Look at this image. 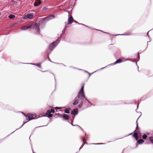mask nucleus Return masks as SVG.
Listing matches in <instances>:
<instances>
[{"instance_id":"1","label":"nucleus","mask_w":153,"mask_h":153,"mask_svg":"<svg viewBox=\"0 0 153 153\" xmlns=\"http://www.w3.org/2000/svg\"><path fill=\"white\" fill-rule=\"evenodd\" d=\"M84 84H83L82 85L81 90L78 94V98L80 100H82L85 98L86 101L89 103V102L85 98V96L84 93Z\"/></svg>"},{"instance_id":"2","label":"nucleus","mask_w":153,"mask_h":153,"mask_svg":"<svg viewBox=\"0 0 153 153\" xmlns=\"http://www.w3.org/2000/svg\"><path fill=\"white\" fill-rule=\"evenodd\" d=\"M36 117L37 116L35 114H29L26 116V119L27 121L35 119Z\"/></svg>"},{"instance_id":"3","label":"nucleus","mask_w":153,"mask_h":153,"mask_svg":"<svg viewBox=\"0 0 153 153\" xmlns=\"http://www.w3.org/2000/svg\"><path fill=\"white\" fill-rule=\"evenodd\" d=\"M59 42L56 41L52 43L49 46V49L51 51H52L56 45L59 43Z\"/></svg>"},{"instance_id":"4","label":"nucleus","mask_w":153,"mask_h":153,"mask_svg":"<svg viewBox=\"0 0 153 153\" xmlns=\"http://www.w3.org/2000/svg\"><path fill=\"white\" fill-rule=\"evenodd\" d=\"M33 24H35V26L33 27H34V29L35 30L36 33L37 34H38L39 33V25H37L36 23H35Z\"/></svg>"},{"instance_id":"5","label":"nucleus","mask_w":153,"mask_h":153,"mask_svg":"<svg viewBox=\"0 0 153 153\" xmlns=\"http://www.w3.org/2000/svg\"><path fill=\"white\" fill-rule=\"evenodd\" d=\"M35 24H32L28 26H24L23 27H22L21 28V29L22 30H27V29L32 28L33 27L35 26Z\"/></svg>"},{"instance_id":"6","label":"nucleus","mask_w":153,"mask_h":153,"mask_svg":"<svg viewBox=\"0 0 153 153\" xmlns=\"http://www.w3.org/2000/svg\"><path fill=\"white\" fill-rule=\"evenodd\" d=\"M33 18V15L31 14H29L27 15H26L24 17V19H32Z\"/></svg>"},{"instance_id":"7","label":"nucleus","mask_w":153,"mask_h":153,"mask_svg":"<svg viewBox=\"0 0 153 153\" xmlns=\"http://www.w3.org/2000/svg\"><path fill=\"white\" fill-rule=\"evenodd\" d=\"M51 111L50 110H48L47 111L46 113V115L48 117H50L53 116L52 114H51Z\"/></svg>"},{"instance_id":"8","label":"nucleus","mask_w":153,"mask_h":153,"mask_svg":"<svg viewBox=\"0 0 153 153\" xmlns=\"http://www.w3.org/2000/svg\"><path fill=\"white\" fill-rule=\"evenodd\" d=\"M54 18V16L52 14L48 16L45 17V19L47 20H49L53 19Z\"/></svg>"},{"instance_id":"9","label":"nucleus","mask_w":153,"mask_h":153,"mask_svg":"<svg viewBox=\"0 0 153 153\" xmlns=\"http://www.w3.org/2000/svg\"><path fill=\"white\" fill-rule=\"evenodd\" d=\"M41 2L40 0H36L34 3V5L35 6H36L39 5L41 4Z\"/></svg>"},{"instance_id":"10","label":"nucleus","mask_w":153,"mask_h":153,"mask_svg":"<svg viewBox=\"0 0 153 153\" xmlns=\"http://www.w3.org/2000/svg\"><path fill=\"white\" fill-rule=\"evenodd\" d=\"M78 113L77 109H74L71 112V114L73 115H76Z\"/></svg>"},{"instance_id":"11","label":"nucleus","mask_w":153,"mask_h":153,"mask_svg":"<svg viewBox=\"0 0 153 153\" xmlns=\"http://www.w3.org/2000/svg\"><path fill=\"white\" fill-rule=\"evenodd\" d=\"M73 19L71 16H70L68 18V24H70L71 23L73 20Z\"/></svg>"},{"instance_id":"12","label":"nucleus","mask_w":153,"mask_h":153,"mask_svg":"<svg viewBox=\"0 0 153 153\" xmlns=\"http://www.w3.org/2000/svg\"><path fill=\"white\" fill-rule=\"evenodd\" d=\"M63 117L65 120H68L69 118L68 115L66 114H64L63 115Z\"/></svg>"},{"instance_id":"13","label":"nucleus","mask_w":153,"mask_h":153,"mask_svg":"<svg viewBox=\"0 0 153 153\" xmlns=\"http://www.w3.org/2000/svg\"><path fill=\"white\" fill-rule=\"evenodd\" d=\"M122 61L121 59H118L114 63V64H115L118 63H120L122 62Z\"/></svg>"},{"instance_id":"14","label":"nucleus","mask_w":153,"mask_h":153,"mask_svg":"<svg viewBox=\"0 0 153 153\" xmlns=\"http://www.w3.org/2000/svg\"><path fill=\"white\" fill-rule=\"evenodd\" d=\"M70 109H71L70 108L65 109V112L67 114L69 113V111L70 110Z\"/></svg>"},{"instance_id":"15","label":"nucleus","mask_w":153,"mask_h":153,"mask_svg":"<svg viewBox=\"0 0 153 153\" xmlns=\"http://www.w3.org/2000/svg\"><path fill=\"white\" fill-rule=\"evenodd\" d=\"M134 137L135 138L136 140H137L138 139V137L137 134V133H134Z\"/></svg>"},{"instance_id":"16","label":"nucleus","mask_w":153,"mask_h":153,"mask_svg":"<svg viewBox=\"0 0 153 153\" xmlns=\"http://www.w3.org/2000/svg\"><path fill=\"white\" fill-rule=\"evenodd\" d=\"M15 16L14 15H10L8 16V18L10 19H13L15 17Z\"/></svg>"},{"instance_id":"17","label":"nucleus","mask_w":153,"mask_h":153,"mask_svg":"<svg viewBox=\"0 0 153 153\" xmlns=\"http://www.w3.org/2000/svg\"><path fill=\"white\" fill-rule=\"evenodd\" d=\"M79 103V101L78 100H75L74 102L73 103L74 105H75L78 104Z\"/></svg>"},{"instance_id":"18","label":"nucleus","mask_w":153,"mask_h":153,"mask_svg":"<svg viewBox=\"0 0 153 153\" xmlns=\"http://www.w3.org/2000/svg\"><path fill=\"white\" fill-rule=\"evenodd\" d=\"M144 141L142 139H141L138 141V143L139 144H141L144 142Z\"/></svg>"},{"instance_id":"19","label":"nucleus","mask_w":153,"mask_h":153,"mask_svg":"<svg viewBox=\"0 0 153 153\" xmlns=\"http://www.w3.org/2000/svg\"><path fill=\"white\" fill-rule=\"evenodd\" d=\"M30 64H32V65H37V66H38V67H41V65L40 64H33V63H30Z\"/></svg>"},{"instance_id":"20","label":"nucleus","mask_w":153,"mask_h":153,"mask_svg":"<svg viewBox=\"0 0 153 153\" xmlns=\"http://www.w3.org/2000/svg\"><path fill=\"white\" fill-rule=\"evenodd\" d=\"M149 140L152 143H153V137H149Z\"/></svg>"},{"instance_id":"21","label":"nucleus","mask_w":153,"mask_h":153,"mask_svg":"<svg viewBox=\"0 0 153 153\" xmlns=\"http://www.w3.org/2000/svg\"><path fill=\"white\" fill-rule=\"evenodd\" d=\"M48 9V8L46 7H44L42 8V10L43 11H46Z\"/></svg>"},{"instance_id":"22","label":"nucleus","mask_w":153,"mask_h":153,"mask_svg":"<svg viewBox=\"0 0 153 153\" xmlns=\"http://www.w3.org/2000/svg\"><path fill=\"white\" fill-rule=\"evenodd\" d=\"M147 137V136L146 134H144L142 138L143 139H145Z\"/></svg>"},{"instance_id":"23","label":"nucleus","mask_w":153,"mask_h":153,"mask_svg":"<svg viewBox=\"0 0 153 153\" xmlns=\"http://www.w3.org/2000/svg\"><path fill=\"white\" fill-rule=\"evenodd\" d=\"M72 125L73 126H78L82 130V128L79 126L78 125H73L72 124Z\"/></svg>"},{"instance_id":"24","label":"nucleus","mask_w":153,"mask_h":153,"mask_svg":"<svg viewBox=\"0 0 153 153\" xmlns=\"http://www.w3.org/2000/svg\"><path fill=\"white\" fill-rule=\"evenodd\" d=\"M51 111V113H54L55 112V111L54 109H51V110H50Z\"/></svg>"},{"instance_id":"25","label":"nucleus","mask_w":153,"mask_h":153,"mask_svg":"<svg viewBox=\"0 0 153 153\" xmlns=\"http://www.w3.org/2000/svg\"><path fill=\"white\" fill-rule=\"evenodd\" d=\"M82 102L80 104H79V107L80 108H81L82 106Z\"/></svg>"},{"instance_id":"26","label":"nucleus","mask_w":153,"mask_h":153,"mask_svg":"<svg viewBox=\"0 0 153 153\" xmlns=\"http://www.w3.org/2000/svg\"><path fill=\"white\" fill-rule=\"evenodd\" d=\"M131 34L130 33H126V34H122L121 35H130Z\"/></svg>"},{"instance_id":"27","label":"nucleus","mask_w":153,"mask_h":153,"mask_svg":"<svg viewBox=\"0 0 153 153\" xmlns=\"http://www.w3.org/2000/svg\"><path fill=\"white\" fill-rule=\"evenodd\" d=\"M93 144H103V143H93Z\"/></svg>"},{"instance_id":"28","label":"nucleus","mask_w":153,"mask_h":153,"mask_svg":"<svg viewBox=\"0 0 153 153\" xmlns=\"http://www.w3.org/2000/svg\"><path fill=\"white\" fill-rule=\"evenodd\" d=\"M138 127V123H137V127H136V129H137Z\"/></svg>"},{"instance_id":"29","label":"nucleus","mask_w":153,"mask_h":153,"mask_svg":"<svg viewBox=\"0 0 153 153\" xmlns=\"http://www.w3.org/2000/svg\"><path fill=\"white\" fill-rule=\"evenodd\" d=\"M83 145L82 147H81L79 149V150H80V149L83 147Z\"/></svg>"},{"instance_id":"30","label":"nucleus","mask_w":153,"mask_h":153,"mask_svg":"<svg viewBox=\"0 0 153 153\" xmlns=\"http://www.w3.org/2000/svg\"><path fill=\"white\" fill-rule=\"evenodd\" d=\"M82 140L83 142H84L85 141L84 139H83L82 138Z\"/></svg>"},{"instance_id":"31","label":"nucleus","mask_w":153,"mask_h":153,"mask_svg":"<svg viewBox=\"0 0 153 153\" xmlns=\"http://www.w3.org/2000/svg\"><path fill=\"white\" fill-rule=\"evenodd\" d=\"M66 27V25L65 26V27L64 29V31L65 30V28Z\"/></svg>"},{"instance_id":"32","label":"nucleus","mask_w":153,"mask_h":153,"mask_svg":"<svg viewBox=\"0 0 153 153\" xmlns=\"http://www.w3.org/2000/svg\"><path fill=\"white\" fill-rule=\"evenodd\" d=\"M56 108H57V109L59 108H58V107H56Z\"/></svg>"},{"instance_id":"33","label":"nucleus","mask_w":153,"mask_h":153,"mask_svg":"<svg viewBox=\"0 0 153 153\" xmlns=\"http://www.w3.org/2000/svg\"><path fill=\"white\" fill-rule=\"evenodd\" d=\"M24 124H23L20 127H22L23 126Z\"/></svg>"},{"instance_id":"34","label":"nucleus","mask_w":153,"mask_h":153,"mask_svg":"<svg viewBox=\"0 0 153 153\" xmlns=\"http://www.w3.org/2000/svg\"><path fill=\"white\" fill-rule=\"evenodd\" d=\"M105 68V67H104V68H101V69H103L104 68Z\"/></svg>"},{"instance_id":"35","label":"nucleus","mask_w":153,"mask_h":153,"mask_svg":"<svg viewBox=\"0 0 153 153\" xmlns=\"http://www.w3.org/2000/svg\"><path fill=\"white\" fill-rule=\"evenodd\" d=\"M138 105H137V108H138Z\"/></svg>"},{"instance_id":"36","label":"nucleus","mask_w":153,"mask_h":153,"mask_svg":"<svg viewBox=\"0 0 153 153\" xmlns=\"http://www.w3.org/2000/svg\"><path fill=\"white\" fill-rule=\"evenodd\" d=\"M148 33H149V32H148L147 33V35H148Z\"/></svg>"},{"instance_id":"37","label":"nucleus","mask_w":153,"mask_h":153,"mask_svg":"<svg viewBox=\"0 0 153 153\" xmlns=\"http://www.w3.org/2000/svg\"><path fill=\"white\" fill-rule=\"evenodd\" d=\"M49 59V60L50 61H51H51L50 60V59Z\"/></svg>"},{"instance_id":"38","label":"nucleus","mask_w":153,"mask_h":153,"mask_svg":"<svg viewBox=\"0 0 153 153\" xmlns=\"http://www.w3.org/2000/svg\"><path fill=\"white\" fill-rule=\"evenodd\" d=\"M116 35V36H117V35Z\"/></svg>"},{"instance_id":"39","label":"nucleus","mask_w":153,"mask_h":153,"mask_svg":"<svg viewBox=\"0 0 153 153\" xmlns=\"http://www.w3.org/2000/svg\"><path fill=\"white\" fill-rule=\"evenodd\" d=\"M85 143H84V144H85Z\"/></svg>"},{"instance_id":"40","label":"nucleus","mask_w":153,"mask_h":153,"mask_svg":"<svg viewBox=\"0 0 153 153\" xmlns=\"http://www.w3.org/2000/svg\"><path fill=\"white\" fill-rule=\"evenodd\" d=\"M138 57H139V56H138Z\"/></svg>"},{"instance_id":"41","label":"nucleus","mask_w":153,"mask_h":153,"mask_svg":"<svg viewBox=\"0 0 153 153\" xmlns=\"http://www.w3.org/2000/svg\"><path fill=\"white\" fill-rule=\"evenodd\" d=\"M1 15V13H0V15Z\"/></svg>"}]
</instances>
